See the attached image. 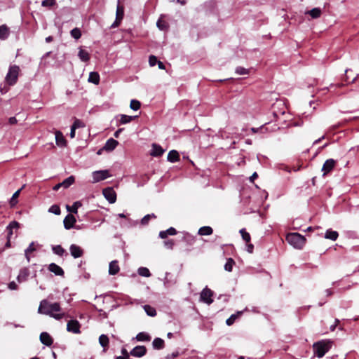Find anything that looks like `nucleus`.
Here are the masks:
<instances>
[{"instance_id": "obj_36", "label": "nucleus", "mask_w": 359, "mask_h": 359, "mask_svg": "<svg viewBox=\"0 0 359 359\" xmlns=\"http://www.w3.org/2000/svg\"><path fill=\"white\" fill-rule=\"evenodd\" d=\"M74 182V177L73 176H70L65 179L62 182V187L67 189L69 186H71Z\"/></svg>"}, {"instance_id": "obj_24", "label": "nucleus", "mask_w": 359, "mask_h": 359, "mask_svg": "<svg viewBox=\"0 0 359 359\" xmlns=\"http://www.w3.org/2000/svg\"><path fill=\"white\" fill-rule=\"evenodd\" d=\"M78 56L83 62H87L90 60V55L88 52L81 48H79Z\"/></svg>"}, {"instance_id": "obj_35", "label": "nucleus", "mask_w": 359, "mask_h": 359, "mask_svg": "<svg viewBox=\"0 0 359 359\" xmlns=\"http://www.w3.org/2000/svg\"><path fill=\"white\" fill-rule=\"evenodd\" d=\"M23 187H24V186L21 189H20L19 190H18L17 191H15L13 194V196H12V198H11V201H10V205H11V207H13L14 205H16V203H17V198L19 196L20 193V191H21V190L22 189Z\"/></svg>"}, {"instance_id": "obj_6", "label": "nucleus", "mask_w": 359, "mask_h": 359, "mask_svg": "<svg viewBox=\"0 0 359 359\" xmlns=\"http://www.w3.org/2000/svg\"><path fill=\"white\" fill-rule=\"evenodd\" d=\"M104 198L110 203H114L116 200V194L113 188L107 187L102 191Z\"/></svg>"}, {"instance_id": "obj_63", "label": "nucleus", "mask_w": 359, "mask_h": 359, "mask_svg": "<svg viewBox=\"0 0 359 359\" xmlns=\"http://www.w3.org/2000/svg\"><path fill=\"white\" fill-rule=\"evenodd\" d=\"M62 187V182L61 183H58V184H57L56 185H55L53 187V189L54 191H57Z\"/></svg>"}, {"instance_id": "obj_64", "label": "nucleus", "mask_w": 359, "mask_h": 359, "mask_svg": "<svg viewBox=\"0 0 359 359\" xmlns=\"http://www.w3.org/2000/svg\"><path fill=\"white\" fill-rule=\"evenodd\" d=\"M123 128H120V129L117 130L114 133V137H116V138H117V137H118L119 134L123 131Z\"/></svg>"}, {"instance_id": "obj_16", "label": "nucleus", "mask_w": 359, "mask_h": 359, "mask_svg": "<svg viewBox=\"0 0 359 359\" xmlns=\"http://www.w3.org/2000/svg\"><path fill=\"white\" fill-rule=\"evenodd\" d=\"M118 144V141L115 140L113 138H110L107 141V142L105 143L102 149L107 151H111L116 147V146Z\"/></svg>"}, {"instance_id": "obj_30", "label": "nucleus", "mask_w": 359, "mask_h": 359, "mask_svg": "<svg viewBox=\"0 0 359 359\" xmlns=\"http://www.w3.org/2000/svg\"><path fill=\"white\" fill-rule=\"evenodd\" d=\"M339 236V234L337 231L332 230H327L325 233V238L327 239H330L332 241H336Z\"/></svg>"}, {"instance_id": "obj_12", "label": "nucleus", "mask_w": 359, "mask_h": 359, "mask_svg": "<svg viewBox=\"0 0 359 359\" xmlns=\"http://www.w3.org/2000/svg\"><path fill=\"white\" fill-rule=\"evenodd\" d=\"M40 341L48 346H50L52 345L53 340V338L50 337V335L46 332H41L40 334Z\"/></svg>"}, {"instance_id": "obj_13", "label": "nucleus", "mask_w": 359, "mask_h": 359, "mask_svg": "<svg viewBox=\"0 0 359 359\" xmlns=\"http://www.w3.org/2000/svg\"><path fill=\"white\" fill-rule=\"evenodd\" d=\"M48 269L50 272L55 273V275L56 276H64L65 272L63 269L60 266L57 265L55 263H51L50 264H49Z\"/></svg>"}, {"instance_id": "obj_54", "label": "nucleus", "mask_w": 359, "mask_h": 359, "mask_svg": "<svg viewBox=\"0 0 359 359\" xmlns=\"http://www.w3.org/2000/svg\"><path fill=\"white\" fill-rule=\"evenodd\" d=\"M18 287V285L14 281H12L8 284V288L11 290H17Z\"/></svg>"}, {"instance_id": "obj_47", "label": "nucleus", "mask_w": 359, "mask_h": 359, "mask_svg": "<svg viewBox=\"0 0 359 359\" xmlns=\"http://www.w3.org/2000/svg\"><path fill=\"white\" fill-rule=\"evenodd\" d=\"M72 126L75 129H77L79 128H83L85 124L81 120L76 118Z\"/></svg>"}, {"instance_id": "obj_19", "label": "nucleus", "mask_w": 359, "mask_h": 359, "mask_svg": "<svg viewBox=\"0 0 359 359\" xmlns=\"http://www.w3.org/2000/svg\"><path fill=\"white\" fill-rule=\"evenodd\" d=\"M55 141L56 144L60 147H64L66 144V140L62 133L58 130L55 132Z\"/></svg>"}, {"instance_id": "obj_41", "label": "nucleus", "mask_w": 359, "mask_h": 359, "mask_svg": "<svg viewBox=\"0 0 359 359\" xmlns=\"http://www.w3.org/2000/svg\"><path fill=\"white\" fill-rule=\"evenodd\" d=\"M141 104L138 100H132L130 101V107L133 110H138L140 108Z\"/></svg>"}, {"instance_id": "obj_28", "label": "nucleus", "mask_w": 359, "mask_h": 359, "mask_svg": "<svg viewBox=\"0 0 359 359\" xmlns=\"http://www.w3.org/2000/svg\"><path fill=\"white\" fill-rule=\"evenodd\" d=\"M136 339L138 341H149L151 339V337L147 332H140L136 336Z\"/></svg>"}, {"instance_id": "obj_26", "label": "nucleus", "mask_w": 359, "mask_h": 359, "mask_svg": "<svg viewBox=\"0 0 359 359\" xmlns=\"http://www.w3.org/2000/svg\"><path fill=\"white\" fill-rule=\"evenodd\" d=\"M212 232V229L208 226L201 227L198 230V234L201 236H209L211 235Z\"/></svg>"}, {"instance_id": "obj_1", "label": "nucleus", "mask_w": 359, "mask_h": 359, "mask_svg": "<svg viewBox=\"0 0 359 359\" xmlns=\"http://www.w3.org/2000/svg\"><path fill=\"white\" fill-rule=\"evenodd\" d=\"M60 311V306L57 302H52L48 299H43L40 302L38 311L41 314H53Z\"/></svg>"}, {"instance_id": "obj_49", "label": "nucleus", "mask_w": 359, "mask_h": 359, "mask_svg": "<svg viewBox=\"0 0 359 359\" xmlns=\"http://www.w3.org/2000/svg\"><path fill=\"white\" fill-rule=\"evenodd\" d=\"M240 316H230V317L226 320V323L227 325L230 326L233 325L235 322V320L239 317Z\"/></svg>"}, {"instance_id": "obj_50", "label": "nucleus", "mask_w": 359, "mask_h": 359, "mask_svg": "<svg viewBox=\"0 0 359 359\" xmlns=\"http://www.w3.org/2000/svg\"><path fill=\"white\" fill-rule=\"evenodd\" d=\"M149 62L150 66H151V67L155 66L156 64H157V62H158L156 57L154 55H151L149 58Z\"/></svg>"}, {"instance_id": "obj_43", "label": "nucleus", "mask_w": 359, "mask_h": 359, "mask_svg": "<svg viewBox=\"0 0 359 359\" xmlns=\"http://www.w3.org/2000/svg\"><path fill=\"white\" fill-rule=\"evenodd\" d=\"M71 36L75 39H79L81 36V32L79 28H74L71 31Z\"/></svg>"}, {"instance_id": "obj_51", "label": "nucleus", "mask_w": 359, "mask_h": 359, "mask_svg": "<svg viewBox=\"0 0 359 359\" xmlns=\"http://www.w3.org/2000/svg\"><path fill=\"white\" fill-rule=\"evenodd\" d=\"M175 243L172 240H167L164 241V245L168 249H172Z\"/></svg>"}, {"instance_id": "obj_46", "label": "nucleus", "mask_w": 359, "mask_h": 359, "mask_svg": "<svg viewBox=\"0 0 359 359\" xmlns=\"http://www.w3.org/2000/svg\"><path fill=\"white\" fill-rule=\"evenodd\" d=\"M143 308L147 314H148V315L156 314V310L154 308H153L149 305H144L143 306Z\"/></svg>"}, {"instance_id": "obj_39", "label": "nucleus", "mask_w": 359, "mask_h": 359, "mask_svg": "<svg viewBox=\"0 0 359 359\" xmlns=\"http://www.w3.org/2000/svg\"><path fill=\"white\" fill-rule=\"evenodd\" d=\"M235 264V262L233 259L229 258L227 259L226 263L224 265V269L229 272H231L233 269V265Z\"/></svg>"}, {"instance_id": "obj_60", "label": "nucleus", "mask_w": 359, "mask_h": 359, "mask_svg": "<svg viewBox=\"0 0 359 359\" xmlns=\"http://www.w3.org/2000/svg\"><path fill=\"white\" fill-rule=\"evenodd\" d=\"M75 130H76V129L72 126L70 134H69L71 138H74L75 137Z\"/></svg>"}, {"instance_id": "obj_61", "label": "nucleus", "mask_w": 359, "mask_h": 359, "mask_svg": "<svg viewBox=\"0 0 359 359\" xmlns=\"http://www.w3.org/2000/svg\"><path fill=\"white\" fill-rule=\"evenodd\" d=\"M10 124H15L17 123V119L15 117H11L8 120Z\"/></svg>"}, {"instance_id": "obj_17", "label": "nucleus", "mask_w": 359, "mask_h": 359, "mask_svg": "<svg viewBox=\"0 0 359 359\" xmlns=\"http://www.w3.org/2000/svg\"><path fill=\"white\" fill-rule=\"evenodd\" d=\"M120 268L116 260L112 261L109 263V273L110 275H116L119 272Z\"/></svg>"}, {"instance_id": "obj_37", "label": "nucleus", "mask_w": 359, "mask_h": 359, "mask_svg": "<svg viewBox=\"0 0 359 359\" xmlns=\"http://www.w3.org/2000/svg\"><path fill=\"white\" fill-rule=\"evenodd\" d=\"M52 250L55 254L60 256H62L65 252L64 248L60 245L53 246Z\"/></svg>"}, {"instance_id": "obj_44", "label": "nucleus", "mask_w": 359, "mask_h": 359, "mask_svg": "<svg viewBox=\"0 0 359 359\" xmlns=\"http://www.w3.org/2000/svg\"><path fill=\"white\" fill-rule=\"evenodd\" d=\"M48 211L55 215H59L61 212L60 208L57 205H53L48 210Z\"/></svg>"}, {"instance_id": "obj_56", "label": "nucleus", "mask_w": 359, "mask_h": 359, "mask_svg": "<svg viewBox=\"0 0 359 359\" xmlns=\"http://www.w3.org/2000/svg\"><path fill=\"white\" fill-rule=\"evenodd\" d=\"M334 323L331 324L330 325V330L331 331H334L335 330V328L337 327V323L339 322V320L337 319H336V318H334Z\"/></svg>"}, {"instance_id": "obj_45", "label": "nucleus", "mask_w": 359, "mask_h": 359, "mask_svg": "<svg viewBox=\"0 0 359 359\" xmlns=\"http://www.w3.org/2000/svg\"><path fill=\"white\" fill-rule=\"evenodd\" d=\"M151 218H156V216L154 214H151V215H145L141 220V224L142 225H146L149 223V220Z\"/></svg>"}, {"instance_id": "obj_5", "label": "nucleus", "mask_w": 359, "mask_h": 359, "mask_svg": "<svg viewBox=\"0 0 359 359\" xmlns=\"http://www.w3.org/2000/svg\"><path fill=\"white\" fill-rule=\"evenodd\" d=\"M214 292L205 287L200 294V301L210 305L213 302Z\"/></svg>"}, {"instance_id": "obj_40", "label": "nucleus", "mask_w": 359, "mask_h": 359, "mask_svg": "<svg viewBox=\"0 0 359 359\" xmlns=\"http://www.w3.org/2000/svg\"><path fill=\"white\" fill-rule=\"evenodd\" d=\"M240 233L243 239L246 242L249 243L250 241V235L248 233L245 229H242L240 230Z\"/></svg>"}, {"instance_id": "obj_9", "label": "nucleus", "mask_w": 359, "mask_h": 359, "mask_svg": "<svg viewBox=\"0 0 359 359\" xmlns=\"http://www.w3.org/2000/svg\"><path fill=\"white\" fill-rule=\"evenodd\" d=\"M336 165V161L332 158H330L327 160L322 168V171L323 172V176L326 175L327 173L331 172Z\"/></svg>"}, {"instance_id": "obj_62", "label": "nucleus", "mask_w": 359, "mask_h": 359, "mask_svg": "<svg viewBox=\"0 0 359 359\" xmlns=\"http://www.w3.org/2000/svg\"><path fill=\"white\" fill-rule=\"evenodd\" d=\"M121 20H118L117 18H116V20L111 25V27H116L119 25Z\"/></svg>"}, {"instance_id": "obj_31", "label": "nucleus", "mask_w": 359, "mask_h": 359, "mask_svg": "<svg viewBox=\"0 0 359 359\" xmlns=\"http://www.w3.org/2000/svg\"><path fill=\"white\" fill-rule=\"evenodd\" d=\"M88 81L94 84H98L100 81V76L97 72H90L89 74Z\"/></svg>"}, {"instance_id": "obj_59", "label": "nucleus", "mask_w": 359, "mask_h": 359, "mask_svg": "<svg viewBox=\"0 0 359 359\" xmlns=\"http://www.w3.org/2000/svg\"><path fill=\"white\" fill-rule=\"evenodd\" d=\"M254 246L252 244L249 243L247 245V250L248 252L252 253L253 252Z\"/></svg>"}, {"instance_id": "obj_52", "label": "nucleus", "mask_w": 359, "mask_h": 359, "mask_svg": "<svg viewBox=\"0 0 359 359\" xmlns=\"http://www.w3.org/2000/svg\"><path fill=\"white\" fill-rule=\"evenodd\" d=\"M55 0H43L41 3L43 6H51L55 4Z\"/></svg>"}, {"instance_id": "obj_38", "label": "nucleus", "mask_w": 359, "mask_h": 359, "mask_svg": "<svg viewBox=\"0 0 359 359\" xmlns=\"http://www.w3.org/2000/svg\"><path fill=\"white\" fill-rule=\"evenodd\" d=\"M138 273L141 276H144V277H149L151 276V273H150L149 270L146 267H140L138 269Z\"/></svg>"}, {"instance_id": "obj_7", "label": "nucleus", "mask_w": 359, "mask_h": 359, "mask_svg": "<svg viewBox=\"0 0 359 359\" xmlns=\"http://www.w3.org/2000/svg\"><path fill=\"white\" fill-rule=\"evenodd\" d=\"M110 177L107 170H98L93 172V182H97L104 180Z\"/></svg>"}, {"instance_id": "obj_32", "label": "nucleus", "mask_w": 359, "mask_h": 359, "mask_svg": "<svg viewBox=\"0 0 359 359\" xmlns=\"http://www.w3.org/2000/svg\"><path fill=\"white\" fill-rule=\"evenodd\" d=\"M306 13L309 14L313 18H318L321 15V10L319 8H314Z\"/></svg>"}, {"instance_id": "obj_21", "label": "nucleus", "mask_w": 359, "mask_h": 359, "mask_svg": "<svg viewBox=\"0 0 359 359\" xmlns=\"http://www.w3.org/2000/svg\"><path fill=\"white\" fill-rule=\"evenodd\" d=\"M180 160L179 153L176 150L170 151L168 154V161L170 162H177Z\"/></svg>"}, {"instance_id": "obj_10", "label": "nucleus", "mask_w": 359, "mask_h": 359, "mask_svg": "<svg viewBox=\"0 0 359 359\" xmlns=\"http://www.w3.org/2000/svg\"><path fill=\"white\" fill-rule=\"evenodd\" d=\"M147 353V348L144 346H137L135 348H133L131 351L130 352V354L135 357H142L144 356Z\"/></svg>"}, {"instance_id": "obj_34", "label": "nucleus", "mask_w": 359, "mask_h": 359, "mask_svg": "<svg viewBox=\"0 0 359 359\" xmlns=\"http://www.w3.org/2000/svg\"><path fill=\"white\" fill-rule=\"evenodd\" d=\"M124 15V8L122 6H120L119 4H118L117 8H116V17L118 20H121L123 18Z\"/></svg>"}, {"instance_id": "obj_42", "label": "nucleus", "mask_w": 359, "mask_h": 359, "mask_svg": "<svg viewBox=\"0 0 359 359\" xmlns=\"http://www.w3.org/2000/svg\"><path fill=\"white\" fill-rule=\"evenodd\" d=\"M156 25L161 30H165L168 27V23L165 21L163 20L161 18H160L157 21Z\"/></svg>"}, {"instance_id": "obj_25", "label": "nucleus", "mask_w": 359, "mask_h": 359, "mask_svg": "<svg viewBox=\"0 0 359 359\" xmlns=\"http://www.w3.org/2000/svg\"><path fill=\"white\" fill-rule=\"evenodd\" d=\"M20 227V224L16 221L11 222L9 225L7 226V229L8 230V238H11V236L13 234V229H18Z\"/></svg>"}, {"instance_id": "obj_14", "label": "nucleus", "mask_w": 359, "mask_h": 359, "mask_svg": "<svg viewBox=\"0 0 359 359\" xmlns=\"http://www.w3.org/2000/svg\"><path fill=\"white\" fill-rule=\"evenodd\" d=\"M69 250L72 256H73L74 258H79L83 255V250L79 246L75 244L71 245Z\"/></svg>"}, {"instance_id": "obj_15", "label": "nucleus", "mask_w": 359, "mask_h": 359, "mask_svg": "<svg viewBox=\"0 0 359 359\" xmlns=\"http://www.w3.org/2000/svg\"><path fill=\"white\" fill-rule=\"evenodd\" d=\"M29 270L27 267H24L20 269V273L17 277V280L19 283L25 282L27 280L29 276Z\"/></svg>"}, {"instance_id": "obj_23", "label": "nucleus", "mask_w": 359, "mask_h": 359, "mask_svg": "<svg viewBox=\"0 0 359 359\" xmlns=\"http://www.w3.org/2000/svg\"><path fill=\"white\" fill-rule=\"evenodd\" d=\"M152 346L154 349H162L164 347V341L161 338L156 337L154 339Z\"/></svg>"}, {"instance_id": "obj_57", "label": "nucleus", "mask_w": 359, "mask_h": 359, "mask_svg": "<svg viewBox=\"0 0 359 359\" xmlns=\"http://www.w3.org/2000/svg\"><path fill=\"white\" fill-rule=\"evenodd\" d=\"M168 234L166 233V231H162L159 233V236L160 238H163V239H165L168 237Z\"/></svg>"}, {"instance_id": "obj_4", "label": "nucleus", "mask_w": 359, "mask_h": 359, "mask_svg": "<svg viewBox=\"0 0 359 359\" xmlns=\"http://www.w3.org/2000/svg\"><path fill=\"white\" fill-rule=\"evenodd\" d=\"M20 72L19 66L16 65H11L5 77V82L9 86L15 85L18 81Z\"/></svg>"}, {"instance_id": "obj_27", "label": "nucleus", "mask_w": 359, "mask_h": 359, "mask_svg": "<svg viewBox=\"0 0 359 359\" xmlns=\"http://www.w3.org/2000/svg\"><path fill=\"white\" fill-rule=\"evenodd\" d=\"M82 205V203L80 201H76L73 203L72 206L67 205L66 208L67 211L76 214L78 212V208Z\"/></svg>"}, {"instance_id": "obj_22", "label": "nucleus", "mask_w": 359, "mask_h": 359, "mask_svg": "<svg viewBox=\"0 0 359 359\" xmlns=\"http://www.w3.org/2000/svg\"><path fill=\"white\" fill-rule=\"evenodd\" d=\"M109 338L106 334H101L99 337V343L102 347L104 348V351H106V348L109 346Z\"/></svg>"}, {"instance_id": "obj_53", "label": "nucleus", "mask_w": 359, "mask_h": 359, "mask_svg": "<svg viewBox=\"0 0 359 359\" xmlns=\"http://www.w3.org/2000/svg\"><path fill=\"white\" fill-rule=\"evenodd\" d=\"M166 233L168 235L173 236L177 233V231L175 228L170 227L166 230Z\"/></svg>"}, {"instance_id": "obj_8", "label": "nucleus", "mask_w": 359, "mask_h": 359, "mask_svg": "<svg viewBox=\"0 0 359 359\" xmlns=\"http://www.w3.org/2000/svg\"><path fill=\"white\" fill-rule=\"evenodd\" d=\"M80 323L76 320H70L67 325V330L74 334L80 333Z\"/></svg>"}, {"instance_id": "obj_55", "label": "nucleus", "mask_w": 359, "mask_h": 359, "mask_svg": "<svg viewBox=\"0 0 359 359\" xmlns=\"http://www.w3.org/2000/svg\"><path fill=\"white\" fill-rule=\"evenodd\" d=\"M121 354L123 356H126V358H127L128 359H129V353L128 352V351L125 348H122L121 349Z\"/></svg>"}, {"instance_id": "obj_58", "label": "nucleus", "mask_w": 359, "mask_h": 359, "mask_svg": "<svg viewBox=\"0 0 359 359\" xmlns=\"http://www.w3.org/2000/svg\"><path fill=\"white\" fill-rule=\"evenodd\" d=\"M178 355V352H174L170 355H168L167 359H174Z\"/></svg>"}, {"instance_id": "obj_29", "label": "nucleus", "mask_w": 359, "mask_h": 359, "mask_svg": "<svg viewBox=\"0 0 359 359\" xmlns=\"http://www.w3.org/2000/svg\"><path fill=\"white\" fill-rule=\"evenodd\" d=\"M36 250V248L34 247V243L32 242L29 247L25 251V255L28 262L30 261L29 255Z\"/></svg>"}, {"instance_id": "obj_18", "label": "nucleus", "mask_w": 359, "mask_h": 359, "mask_svg": "<svg viewBox=\"0 0 359 359\" xmlns=\"http://www.w3.org/2000/svg\"><path fill=\"white\" fill-rule=\"evenodd\" d=\"M164 153V149L160 145L153 144L150 154L153 156H161Z\"/></svg>"}, {"instance_id": "obj_11", "label": "nucleus", "mask_w": 359, "mask_h": 359, "mask_svg": "<svg viewBox=\"0 0 359 359\" xmlns=\"http://www.w3.org/2000/svg\"><path fill=\"white\" fill-rule=\"evenodd\" d=\"M76 222L75 217L72 214H69L64 219V226L66 229H70L74 226Z\"/></svg>"}, {"instance_id": "obj_33", "label": "nucleus", "mask_w": 359, "mask_h": 359, "mask_svg": "<svg viewBox=\"0 0 359 359\" xmlns=\"http://www.w3.org/2000/svg\"><path fill=\"white\" fill-rule=\"evenodd\" d=\"M120 118V123L121 124H126L128 123H130L131 121H133L136 116H130L125 114H121Z\"/></svg>"}, {"instance_id": "obj_3", "label": "nucleus", "mask_w": 359, "mask_h": 359, "mask_svg": "<svg viewBox=\"0 0 359 359\" xmlns=\"http://www.w3.org/2000/svg\"><path fill=\"white\" fill-rule=\"evenodd\" d=\"M286 241L297 249H302L306 243V238L299 233H288Z\"/></svg>"}, {"instance_id": "obj_48", "label": "nucleus", "mask_w": 359, "mask_h": 359, "mask_svg": "<svg viewBox=\"0 0 359 359\" xmlns=\"http://www.w3.org/2000/svg\"><path fill=\"white\" fill-rule=\"evenodd\" d=\"M236 72L239 75H245L249 73V70L242 67H238L236 69Z\"/></svg>"}, {"instance_id": "obj_2", "label": "nucleus", "mask_w": 359, "mask_h": 359, "mask_svg": "<svg viewBox=\"0 0 359 359\" xmlns=\"http://www.w3.org/2000/svg\"><path fill=\"white\" fill-rule=\"evenodd\" d=\"M332 342L328 340H322L314 343L313 346L315 355L318 358H323L330 349Z\"/></svg>"}, {"instance_id": "obj_20", "label": "nucleus", "mask_w": 359, "mask_h": 359, "mask_svg": "<svg viewBox=\"0 0 359 359\" xmlns=\"http://www.w3.org/2000/svg\"><path fill=\"white\" fill-rule=\"evenodd\" d=\"M9 28L6 25L0 26V39H6L9 36Z\"/></svg>"}]
</instances>
